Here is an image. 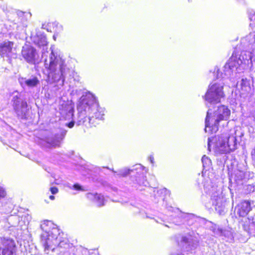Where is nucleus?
Masks as SVG:
<instances>
[{
	"label": "nucleus",
	"mask_w": 255,
	"mask_h": 255,
	"mask_svg": "<svg viewBox=\"0 0 255 255\" xmlns=\"http://www.w3.org/2000/svg\"><path fill=\"white\" fill-rule=\"evenodd\" d=\"M37 44L42 49V58L44 59L45 68L49 71L48 77L53 82H59V85L62 86L66 76L70 73L65 59L59 52L54 50L52 47L48 50L45 37L39 38Z\"/></svg>",
	"instance_id": "1"
},
{
	"label": "nucleus",
	"mask_w": 255,
	"mask_h": 255,
	"mask_svg": "<svg viewBox=\"0 0 255 255\" xmlns=\"http://www.w3.org/2000/svg\"><path fill=\"white\" fill-rule=\"evenodd\" d=\"M242 43L246 47H251L253 52L242 51L239 55L233 53L231 57L223 67V71L225 76H231L233 72L236 75L252 64L253 56H255V31L251 32L246 37L242 39Z\"/></svg>",
	"instance_id": "2"
},
{
	"label": "nucleus",
	"mask_w": 255,
	"mask_h": 255,
	"mask_svg": "<svg viewBox=\"0 0 255 255\" xmlns=\"http://www.w3.org/2000/svg\"><path fill=\"white\" fill-rule=\"evenodd\" d=\"M216 79L211 82L208 90L203 97L207 106L219 103L221 99L225 97V93L223 91L225 85L224 81L228 79L231 76H225V72L220 73L219 69H217L216 71Z\"/></svg>",
	"instance_id": "3"
},
{
	"label": "nucleus",
	"mask_w": 255,
	"mask_h": 255,
	"mask_svg": "<svg viewBox=\"0 0 255 255\" xmlns=\"http://www.w3.org/2000/svg\"><path fill=\"white\" fill-rule=\"evenodd\" d=\"M212 113L211 109H209L207 112L205 128L206 132H216L218 130L219 123L222 121H227L229 119L231 111L227 106L221 105L214 112V116L210 121Z\"/></svg>",
	"instance_id": "4"
},
{
	"label": "nucleus",
	"mask_w": 255,
	"mask_h": 255,
	"mask_svg": "<svg viewBox=\"0 0 255 255\" xmlns=\"http://www.w3.org/2000/svg\"><path fill=\"white\" fill-rule=\"evenodd\" d=\"M44 233L41 235V242L44 247L45 252L51 250H55L53 246H56L58 243V237L59 230L50 221H44L40 226Z\"/></svg>",
	"instance_id": "5"
},
{
	"label": "nucleus",
	"mask_w": 255,
	"mask_h": 255,
	"mask_svg": "<svg viewBox=\"0 0 255 255\" xmlns=\"http://www.w3.org/2000/svg\"><path fill=\"white\" fill-rule=\"evenodd\" d=\"M83 97L86 103L89 116L88 123H92V125H93L95 122V120L98 121L104 120L105 110L99 106L96 97L91 93L87 94Z\"/></svg>",
	"instance_id": "6"
},
{
	"label": "nucleus",
	"mask_w": 255,
	"mask_h": 255,
	"mask_svg": "<svg viewBox=\"0 0 255 255\" xmlns=\"http://www.w3.org/2000/svg\"><path fill=\"white\" fill-rule=\"evenodd\" d=\"M210 182H204L203 186L205 192L211 194V200L212 204L214 206L215 210L221 214L224 211L225 198L222 195L221 189L216 186L211 185Z\"/></svg>",
	"instance_id": "7"
},
{
	"label": "nucleus",
	"mask_w": 255,
	"mask_h": 255,
	"mask_svg": "<svg viewBox=\"0 0 255 255\" xmlns=\"http://www.w3.org/2000/svg\"><path fill=\"white\" fill-rule=\"evenodd\" d=\"M217 150L221 153H226L234 151L237 147L236 137L230 135L228 133H223L218 136L216 144Z\"/></svg>",
	"instance_id": "8"
},
{
	"label": "nucleus",
	"mask_w": 255,
	"mask_h": 255,
	"mask_svg": "<svg viewBox=\"0 0 255 255\" xmlns=\"http://www.w3.org/2000/svg\"><path fill=\"white\" fill-rule=\"evenodd\" d=\"M77 110L78 113L76 121H72L67 123L66 124V126L69 128H72L73 127L75 123L78 126L84 125L88 127L92 125V123H88L89 116L86 108V103L83 96H82L80 99L79 103L77 106Z\"/></svg>",
	"instance_id": "9"
},
{
	"label": "nucleus",
	"mask_w": 255,
	"mask_h": 255,
	"mask_svg": "<svg viewBox=\"0 0 255 255\" xmlns=\"http://www.w3.org/2000/svg\"><path fill=\"white\" fill-rule=\"evenodd\" d=\"M67 131L62 129L60 134H53L46 131L44 136L41 139V144L47 147L59 146L64 138Z\"/></svg>",
	"instance_id": "10"
},
{
	"label": "nucleus",
	"mask_w": 255,
	"mask_h": 255,
	"mask_svg": "<svg viewBox=\"0 0 255 255\" xmlns=\"http://www.w3.org/2000/svg\"><path fill=\"white\" fill-rule=\"evenodd\" d=\"M16 253L14 241L9 237H0V255H15Z\"/></svg>",
	"instance_id": "11"
},
{
	"label": "nucleus",
	"mask_w": 255,
	"mask_h": 255,
	"mask_svg": "<svg viewBox=\"0 0 255 255\" xmlns=\"http://www.w3.org/2000/svg\"><path fill=\"white\" fill-rule=\"evenodd\" d=\"M13 97L12 102H13V106L15 112L17 116L21 119L25 118L26 113L27 111V104L25 101H22L20 103L18 93L15 91L12 93Z\"/></svg>",
	"instance_id": "12"
},
{
	"label": "nucleus",
	"mask_w": 255,
	"mask_h": 255,
	"mask_svg": "<svg viewBox=\"0 0 255 255\" xmlns=\"http://www.w3.org/2000/svg\"><path fill=\"white\" fill-rule=\"evenodd\" d=\"M234 73L233 72V75L231 74V76L228 79H230L233 83L231 85V86L233 87L235 86H237V88L240 91L241 94L242 95H246L248 93H249L251 91V84L250 80H248L247 78L242 79L239 83L238 82L236 83L235 80H234Z\"/></svg>",
	"instance_id": "13"
},
{
	"label": "nucleus",
	"mask_w": 255,
	"mask_h": 255,
	"mask_svg": "<svg viewBox=\"0 0 255 255\" xmlns=\"http://www.w3.org/2000/svg\"><path fill=\"white\" fill-rule=\"evenodd\" d=\"M21 54L23 58L29 63L34 64L38 60L36 50L31 46L23 47Z\"/></svg>",
	"instance_id": "14"
},
{
	"label": "nucleus",
	"mask_w": 255,
	"mask_h": 255,
	"mask_svg": "<svg viewBox=\"0 0 255 255\" xmlns=\"http://www.w3.org/2000/svg\"><path fill=\"white\" fill-rule=\"evenodd\" d=\"M181 245L183 246V250L185 252L194 251L198 246V242L197 240L190 237H183L181 241Z\"/></svg>",
	"instance_id": "15"
},
{
	"label": "nucleus",
	"mask_w": 255,
	"mask_h": 255,
	"mask_svg": "<svg viewBox=\"0 0 255 255\" xmlns=\"http://www.w3.org/2000/svg\"><path fill=\"white\" fill-rule=\"evenodd\" d=\"M13 43L9 41H4L0 43V55L2 57H11L12 53Z\"/></svg>",
	"instance_id": "16"
},
{
	"label": "nucleus",
	"mask_w": 255,
	"mask_h": 255,
	"mask_svg": "<svg viewBox=\"0 0 255 255\" xmlns=\"http://www.w3.org/2000/svg\"><path fill=\"white\" fill-rule=\"evenodd\" d=\"M251 204L249 201H244L239 204L236 207L237 214L240 217L246 216L251 210Z\"/></svg>",
	"instance_id": "17"
},
{
	"label": "nucleus",
	"mask_w": 255,
	"mask_h": 255,
	"mask_svg": "<svg viewBox=\"0 0 255 255\" xmlns=\"http://www.w3.org/2000/svg\"><path fill=\"white\" fill-rule=\"evenodd\" d=\"M18 81L22 87L27 86L28 88H34L39 84V80L35 76H31L29 78H20Z\"/></svg>",
	"instance_id": "18"
},
{
	"label": "nucleus",
	"mask_w": 255,
	"mask_h": 255,
	"mask_svg": "<svg viewBox=\"0 0 255 255\" xmlns=\"http://www.w3.org/2000/svg\"><path fill=\"white\" fill-rule=\"evenodd\" d=\"M138 167V170L136 172L138 175L136 176V181L137 184L139 185L147 186L148 185L146 176L144 172L143 171V167L140 164H137Z\"/></svg>",
	"instance_id": "19"
},
{
	"label": "nucleus",
	"mask_w": 255,
	"mask_h": 255,
	"mask_svg": "<svg viewBox=\"0 0 255 255\" xmlns=\"http://www.w3.org/2000/svg\"><path fill=\"white\" fill-rule=\"evenodd\" d=\"M86 196L89 200L95 202L98 206L101 207L105 205L106 199L102 194L88 193L87 194Z\"/></svg>",
	"instance_id": "20"
},
{
	"label": "nucleus",
	"mask_w": 255,
	"mask_h": 255,
	"mask_svg": "<svg viewBox=\"0 0 255 255\" xmlns=\"http://www.w3.org/2000/svg\"><path fill=\"white\" fill-rule=\"evenodd\" d=\"M138 167L137 166V165H136L135 166V167H134L131 169H127V168L122 169L119 171L118 175H120L123 177L126 176L128 175L129 174H130V173L131 172H134V171L136 172L137 170H138Z\"/></svg>",
	"instance_id": "21"
},
{
	"label": "nucleus",
	"mask_w": 255,
	"mask_h": 255,
	"mask_svg": "<svg viewBox=\"0 0 255 255\" xmlns=\"http://www.w3.org/2000/svg\"><path fill=\"white\" fill-rule=\"evenodd\" d=\"M211 230L215 235L218 236H222V235L224 233L223 230L216 225H214L211 227Z\"/></svg>",
	"instance_id": "22"
},
{
	"label": "nucleus",
	"mask_w": 255,
	"mask_h": 255,
	"mask_svg": "<svg viewBox=\"0 0 255 255\" xmlns=\"http://www.w3.org/2000/svg\"><path fill=\"white\" fill-rule=\"evenodd\" d=\"M53 247L55 248V250L58 248H64L67 249L69 247V244L67 243V241H62L59 242L58 240V243L56 246H53Z\"/></svg>",
	"instance_id": "23"
},
{
	"label": "nucleus",
	"mask_w": 255,
	"mask_h": 255,
	"mask_svg": "<svg viewBox=\"0 0 255 255\" xmlns=\"http://www.w3.org/2000/svg\"><path fill=\"white\" fill-rule=\"evenodd\" d=\"M202 162L204 168L209 167L211 164V161L210 159L205 155L203 156L202 158Z\"/></svg>",
	"instance_id": "24"
},
{
	"label": "nucleus",
	"mask_w": 255,
	"mask_h": 255,
	"mask_svg": "<svg viewBox=\"0 0 255 255\" xmlns=\"http://www.w3.org/2000/svg\"><path fill=\"white\" fill-rule=\"evenodd\" d=\"M66 110L68 112L66 114V118H69L70 117H72L74 115V109L71 106H68Z\"/></svg>",
	"instance_id": "25"
},
{
	"label": "nucleus",
	"mask_w": 255,
	"mask_h": 255,
	"mask_svg": "<svg viewBox=\"0 0 255 255\" xmlns=\"http://www.w3.org/2000/svg\"><path fill=\"white\" fill-rule=\"evenodd\" d=\"M245 190L248 193L253 192L255 191V186L252 184L247 185L246 186Z\"/></svg>",
	"instance_id": "26"
},
{
	"label": "nucleus",
	"mask_w": 255,
	"mask_h": 255,
	"mask_svg": "<svg viewBox=\"0 0 255 255\" xmlns=\"http://www.w3.org/2000/svg\"><path fill=\"white\" fill-rule=\"evenodd\" d=\"M6 195L5 189L1 186H0V200L4 198Z\"/></svg>",
	"instance_id": "27"
},
{
	"label": "nucleus",
	"mask_w": 255,
	"mask_h": 255,
	"mask_svg": "<svg viewBox=\"0 0 255 255\" xmlns=\"http://www.w3.org/2000/svg\"><path fill=\"white\" fill-rule=\"evenodd\" d=\"M183 218L186 220H188L189 219L194 220L195 217L193 214H185L183 215Z\"/></svg>",
	"instance_id": "28"
},
{
	"label": "nucleus",
	"mask_w": 255,
	"mask_h": 255,
	"mask_svg": "<svg viewBox=\"0 0 255 255\" xmlns=\"http://www.w3.org/2000/svg\"><path fill=\"white\" fill-rule=\"evenodd\" d=\"M236 176L238 180H242L244 177V173L242 171H239L236 173Z\"/></svg>",
	"instance_id": "29"
},
{
	"label": "nucleus",
	"mask_w": 255,
	"mask_h": 255,
	"mask_svg": "<svg viewBox=\"0 0 255 255\" xmlns=\"http://www.w3.org/2000/svg\"><path fill=\"white\" fill-rule=\"evenodd\" d=\"M73 189H74L78 191H83L84 189H83L82 187L79 184L76 183L73 185Z\"/></svg>",
	"instance_id": "30"
},
{
	"label": "nucleus",
	"mask_w": 255,
	"mask_h": 255,
	"mask_svg": "<svg viewBox=\"0 0 255 255\" xmlns=\"http://www.w3.org/2000/svg\"><path fill=\"white\" fill-rule=\"evenodd\" d=\"M225 232V233H223L222 236H224L225 237H230L232 236V233L231 231L223 230V232Z\"/></svg>",
	"instance_id": "31"
},
{
	"label": "nucleus",
	"mask_w": 255,
	"mask_h": 255,
	"mask_svg": "<svg viewBox=\"0 0 255 255\" xmlns=\"http://www.w3.org/2000/svg\"><path fill=\"white\" fill-rule=\"evenodd\" d=\"M50 191L52 194H56L58 192V189L56 187H52L50 188Z\"/></svg>",
	"instance_id": "32"
},
{
	"label": "nucleus",
	"mask_w": 255,
	"mask_h": 255,
	"mask_svg": "<svg viewBox=\"0 0 255 255\" xmlns=\"http://www.w3.org/2000/svg\"><path fill=\"white\" fill-rule=\"evenodd\" d=\"M149 160H150L151 164H153L154 163V157L152 155H150L149 157Z\"/></svg>",
	"instance_id": "33"
},
{
	"label": "nucleus",
	"mask_w": 255,
	"mask_h": 255,
	"mask_svg": "<svg viewBox=\"0 0 255 255\" xmlns=\"http://www.w3.org/2000/svg\"><path fill=\"white\" fill-rule=\"evenodd\" d=\"M243 228L244 229V230L246 231H248L250 229V225H244L243 226Z\"/></svg>",
	"instance_id": "34"
},
{
	"label": "nucleus",
	"mask_w": 255,
	"mask_h": 255,
	"mask_svg": "<svg viewBox=\"0 0 255 255\" xmlns=\"http://www.w3.org/2000/svg\"><path fill=\"white\" fill-rule=\"evenodd\" d=\"M56 26L59 28L60 31L62 30L63 27L61 25L57 23Z\"/></svg>",
	"instance_id": "35"
},
{
	"label": "nucleus",
	"mask_w": 255,
	"mask_h": 255,
	"mask_svg": "<svg viewBox=\"0 0 255 255\" xmlns=\"http://www.w3.org/2000/svg\"><path fill=\"white\" fill-rule=\"evenodd\" d=\"M49 199L51 200H53L55 199V197L53 195H50L49 196Z\"/></svg>",
	"instance_id": "36"
},
{
	"label": "nucleus",
	"mask_w": 255,
	"mask_h": 255,
	"mask_svg": "<svg viewBox=\"0 0 255 255\" xmlns=\"http://www.w3.org/2000/svg\"><path fill=\"white\" fill-rule=\"evenodd\" d=\"M210 139L209 138H208V148L209 149L210 148Z\"/></svg>",
	"instance_id": "37"
},
{
	"label": "nucleus",
	"mask_w": 255,
	"mask_h": 255,
	"mask_svg": "<svg viewBox=\"0 0 255 255\" xmlns=\"http://www.w3.org/2000/svg\"><path fill=\"white\" fill-rule=\"evenodd\" d=\"M252 224L255 226V218L253 219Z\"/></svg>",
	"instance_id": "38"
},
{
	"label": "nucleus",
	"mask_w": 255,
	"mask_h": 255,
	"mask_svg": "<svg viewBox=\"0 0 255 255\" xmlns=\"http://www.w3.org/2000/svg\"><path fill=\"white\" fill-rule=\"evenodd\" d=\"M253 19H255V13L254 14V15L252 16V17L251 18V19L252 20Z\"/></svg>",
	"instance_id": "39"
},
{
	"label": "nucleus",
	"mask_w": 255,
	"mask_h": 255,
	"mask_svg": "<svg viewBox=\"0 0 255 255\" xmlns=\"http://www.w3.org/2000/svg\"><path fill=\"white\" fill-rule=\"evenodd\" d=\"M252 156H253V160H254L255 161V155H253Z\"/></svg>",
	"instance_id": "40"
},
{
	"label": "nucleus",
	"mask_w": 255,
	"mask_h": 255,
	"mask_svg": "<svg viewBox=\"0 0 255 255\" xmlns=\"http://www.w3.org/2000/svg\"><path fill=\"white\" fill-rule=\"evenodd\" d=\"M146 218H151L150 217H148V216H146Z\"/></svg>",
	"instance_id": "41"
},
{
	"label": "nucleus",
	"mask_w": 255,
	"mask_h": 255,
	"mask_svg": "<svg viewBox=\"0 0 255 255\" xmlns=\"http://www.w3.org/2000/svg\"><path fill=\"white\" fill-rule=\"evenodd\" d=\"M155 221L157 222V223H159V222L158 221H156V220H155Z\"/></svg>",
	"instance_id": "42"
},
{
	"label": "nucleus",
	"mask_w": 255,
	"mask_h": 255,
	"mask_svg": "<svg viewBox=\"0 0 255 255\" xmlns=\"http://www.w3.org/2000/svg\"><path fill=\"white\" fill-rule=\"evenodd\" d=\"M161 192V190H160V191H157V192Z\"/></svg>",
	"instance_id": "43"
},
{
	"label": "nucleus",
	"mask_w": 255,
	"mask_h": 255,
	"mask_svg": "<svg viewBox=\"0 0 255 255\" xmlns=\"http://www.w3.org/2000/svg\"><path fill=\"white\" fill-rule=\"evenodd\" d=\"M255 20V19H254Z\"/></svg>",
	"instance_id": "44"
}]
</instances>
